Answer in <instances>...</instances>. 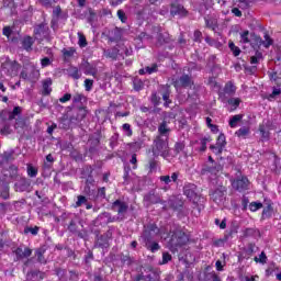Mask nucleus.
Masks as SVG:
<instances>
[{
    "label": "nucleus",
    "instance_id": "f257e3e1",
    "mask_svg": "<svg viewBox=\"0 0 281 281\" xmlns=\"http://www.w3.org/2000/svg\"><path fill=\"white\" fill-rule=\"evenodd\" d=\"M169 235H171V237L168 241V247L173 254L179 249V247H183V245L189 240L188 235L179 228L170 231Z\"/></svg>",
    "mask_w": 281,
    "mask_h": 281
},
{
    "label": "nucleus",
    "instance_id": "f03ea898",
    "mask_svg": "<svg viewBox=\"0 0 281 281\" xmlns=\"http://www.w3.org/2000/svg\"><path fill=\"white\" fill-rule=\"evenodd\" d=\"M168 136H157L154 140L153 153L156 157H168Z\"/></svg>",
    "mask_w": 281,
    "mask_h": 281
},
{
    "label": "nucleus",
    "instance_id": "7ed1b4c3",
    "mask_svg": "<svg viewBox=\"0 0 281 281\" xmlns=\"http://www.w3.org/2000/svg\"><path fill=\"white\" fill-rule=\"evenodd\" d=\"M158 236L159 227H157V224H147L140 235V243H143V245H148L154 243Z\"/></svg>",
    "mask_w": 281,
    "mask_h": 281
},
{
    "label": "nucleus",
    "instance_id": "20e7f679",
    "mask_svg": "<svg viewBox=\"0 0 281 281\" xmlns=\"http://www.w3.org/2000/svg\"><path fill=\"white\" fill-rule=\"evenodd\" d=\"M209 194L216 205H225V199H227V187L220 184L213 189H210Z\"/></svg>",
    "mask_w": 281,
    "mask_h": 281
},
{
    "label": "nucleus",
    "instance_id": "39448f33",
    "mask_svg": "<svg viewBox=\"0 0 281 281\" xmlns=\"http://www.w3.org/2000/svg\"><path fill=\"white\" fill-rule=\"evenodd\" d=\"M222 173H223V166L221 164H213V165L205 164L201 169V175L209 177V179H211L212 181H214V179H218V177H221Z\"/></svg>",
    "mask_w": 281,
    "mask_h": 281
},
{
    "label": "nucleus",
    "instance_id": "423d86ee",
    "mask_svg": "<svg viewBox=\"0 0 281 281\" xmlns=\"http://www.w3.org/2000/svg\"><path fill=\"white\" fill-rule=\"evenodd\" d=\"M34 36L35 41H52V37H49V26H47V23L42 22L35 25Z\"/></svg>",
    "mask_w": 281,
    "mask_h": 281
},
{
    "label": "nucleus",
    "instance_id": "0eeeda50",
    "mask_svg": "<svg viewBox=\"0 0 281 281\" xmlns=\"http://www.w3.org/2000/svg\"><path fill=\"white\" fill-rule=\"evenodd\" d=\"M183 194H186L187 198L190 201H192V203H194V204L201 203V201H203V196H201V194H199V192H196L195 184H192V183L186 184L183 188Z\"/></svg>",
    "mask_w": 281,
    "mask_h": 281
},
{
    "label": "nucleus",
    "instance_id": "6e6552de",
    "mask_svg": "<svg viewBox=\"0 0 281 281\" xmlns=\"http://www.w3.org/2000/svg\"><path fill=\"white\" fill-rule=\"evenodd\" d=\"M168 207L170 210H173V212H177L179 218H183V216H188V213L183 209V201L177 199V198H171L167 202Z\"/></svg>",
    "mask_w": 281,
    "mask_h": 281
},
{
    "label": "nucleus",
    "instance_id": "1a4fd4ad",
    "mask_svg": "<svg viewBox=\"0 0 281 281\" xmlns=\"http://www.w3.org/2000/svg\"><path fill=\"white\" fill-rule=\"evenodd\" d=\"M236 93V86L234 82L228 81L225 83L224 89L218 92V100L223 102V104L227 103V99Z\"/></svg>",
    "mask_w": 281,
    "mask_h": 281
},
{
    "label": "nucleus",
    "instance_id": "9d476101",
    "mask_svg": "<svg viewBox=\"0 0 281 281\" xmlns=\"http://www.w3.org/2000/svg\"><path fill=\"white\" fill-rule=\"evenodd\" d=\"M21 69V65L16 63L15 60H7L2 65V71L7 74V76H16L19 74V70Z\"/></svg>",
    "mask_w": 281,
    "mask_h": 281
},
{
    "label": "nucleus",
    "instance_id": "9b49d317",
    "mask_svg": "<svg viewBox=\"0 0 281 281\" xmlns=\"http://www.w3.org/2000/svg\"><path fill=\"white\" fill-rule=\"evenodd\" d=\"M232 186L234 190H237L238 192H245V190L249 189V179L247 177L243 176L241 178H237L232 182Z\"/></svg>",
    "mask_w": 281,
    "mask_h": 281
},
{
    "label": "nucleus",
    "instance_id": "f8f14e48",
    "mask_svg": "<svg viewBox=\"0 0 281 281\" xmlns=\"http://www.w3.org/2000/svg\"><path fill=\"white\" fill-rule=\"evenodd\" d=\"M145 203H161L164 205V210H167L168 207L166 206V201L161 200V196H159L158 193L155 191H149L145 196H144Z\"/></svg>",
    "mask_w": 281,
    "mask_h": 281
},
{
    "label": "nucleus",
    "instance_id": "ddd939ff",
    "mask_svg": "<svg viewBox=\"0 0 281 281\" xmlns=\"http://www.w3.org/2000/svg\"><path fill=\"white\" fill-rule=\"evenodd\" d=\"M170 8L171 16H188V10L182 4L173 2Z\"/></svg>",
    "mask_w": 281,
    "mask_h": 281
},
{
    "label": "nucleus",
    "instance_id": "4468645a",
    "mask_svg": "<svg viewBox=\"0 0 281 281\" xmlns=\"http://www.w3.org/2000/svg\"><path fill=\"white\" fill-rule=\"evenodd\" d=\"M112 210H114V212H117L119 216H124V214L128 212V204H126V202L122 200H116L112 204Z\"/></svg>",
    "mask_w": 281,
    "mask_h": 281
},
{
    "label": "nucleus",
    "instance_id": "2eb2a0df",
    "mask_svg": "<svg viewBox=\"0 0 281 281\" xmlns=\"http://www.w3.org/2000/svg\"><path fill=\"white\" fill-rule=\"evenodd\" d=\"M31 186L32 181L30 179L20 177V179L15 183V192H27Z\"/></svg>",
    "mask_w": 281,
    "mask_h": 281
},
{
    "label": "nucleus",
    "instance_id": "dca6fc26",
    "mask_svg": "<svg viewBox=\"0 0 281 281\" xmlns=\"http://www.w3.org/2000/svg\"><path fill=\"white\" fill-rule=\"evenodd\" d=\"M252 37L256 42V45H263V47H266L267 49L268 47H271V45H273V40L269 36V34H265V41H262V37L258 35H252Z\"/></svg>",
    "mask_w": 281,
    "mask_h": 281
},
{
    "label": "nucleus",
    "instance_id": "f3484780",
    "mask_svg": "<svg viewBox=\"0 0 281 281\" xmlns=\"http://www.w3.org/2000/svg\"><path fill=\"white\" fill-rule=\"evenodd\" d=\"M13 254H15L16 256V260H23V258H30V256H32V249L30 248H21V247H18Z\"/></svg>",
    "mask_w": 281,
    "mask_h": 281
},
{
    "label": "nucleus",
    "instance_id": "a211bd4d",
    "mask_svg": "<svg viewBox=\"0 0 281 281\" xmlns=\"http://www.w3.org/2000/svg\"><path fill=\"white\" fill-rule=\"evenodd\" d=\"M97 221L100 222V225H109V223L115 222V217H112L111 213L104 212L97 217Z\"/></svg>",
    "mask_w": 281,
    "mask_h": 281
},
{
    "label": "nucleus",
    "instance_id": "6ab92c4d",
    "mask_svg": "<svg viewBox=\"0 0 281 281\" xmlns=\"http://www.w3.org/2000/svg\"><path fill=\"white\" fill-rule=\"evenodd\" d=\"M45 251H47L46 246H41L40 248H37L35 250V256H36L37 262H40V265H47V259H45Z\"/></svg>",
    "mask_w": 281,
    "mask_h": 281
},
{
    "label": "nucleus",
    "instance_id": "aec40b11",
    "mask_svg": "<svg viewBox=\"0 0 281 281\" xmlns=\"http://www.w3.org/2000/svg\"><path fill=\"white\" fill-rule=\"evenodd\" d=\"M36 38L32 36H24L22 40V47L25 52H32Z\"/></svg>",
    "mask_w": 281,
    "mask_h": 281
},
{
    "label": "nucleus",
    "instance_id": "412c9836",
    "mask_svg": "<svg viewBox=\"0 0 281 281\" xmlns=\"http://www.w3.org/2000/svg\"><path fill=\"white\" fill-rule=\"evenodd\" d=\"M170 41V34L168 32L158 33L156 45L157 47H161V45H168Z\"/></svg>",
    "mask_w": 281,
    "mask_h": 281
},
{
    "label": "nucleus",
    "instance_id": "4be33fe9",
    "mask_svg": "<svg viewBox=\"0 0 281 281\" xmlns=\"http://www.w3.org/2000/svg\"><path fill=\"white\" fill-rule=\"evenodd\" d=\"M0 199H10V186L8 182H0Z\"/></svg>",
    "mask_w": 281,
    "mask_h": 281
},
{
    "label": "nucleus",
    "instance_id": "5701e85b",
    "mask_svg": "<svg viewBox=\"0 0 281 281\" xmlns=\"http://www.w3.org/2000/svg\"><path fill=\"white\" fill-rule=\"evenodd\" d=\"M67 74L70 78H72L74 80H80V78L82 77V74L80 72V70L78 69V67L75 66H70L67 69Z\"/></svg>",
    "mask_w": 281,
    "mask_h": 281
},
{
    "label": "nucleus",
    "instance_id": "b1692460",
    "mask_svg": "<svg viewBox=\"0 0 281 281\" xmlns=\"http://www.w3.org/2000/svg\"><path fill=\"white\" fill-rule=\"evenodd\" d=\"M83 74H86V76H93L95 78V76H98V68H95V66L86 63L83 64Z\"/></svg>",
    "mask_w": 281,
    "mask_h": 281
},
{
    "label": "nucleus",
    "instance_id": "393cba45",
    "mask_svg": "<svg viewBox=\"0 0 281 281\" xmlns=\"http://www.w3.org/2000/svg\"><path fill=\"white\" fill-rule=\"evenodd\" d=\"M179 82L184 89H188V87H192V85H194V82H192V76L190 75H182L179 78Z\"/></svg>",
    "mask_w": 281,
    "mask_h": 281
},
{
    "label": "nucleus",
    "instance_id": "a878e982",
    "mask_svg": "<svg viewBox=\"0 0 281 281\" xmlns=\"http://www.w3.org/2000/svg\"><path fill=\"white\" fill-rule=\"evenodd\" d=\"M52 93V78H47L43 81L42 95H49Z\"/></svg>",
    "mask_w": 281,
    "mask_h": 281
},
{
    "label": "nucleus",
    "instance_id": "bb28decb",
    "mask_svg": "<svg viewBox=\"0 0 281 281\" xmlns=\"http://www.w3.org/2000/svg\"><path fill=\"white\" fill-rule=\"evenodd\" d=\"M144 280H146V281H160L161 280V276H160L159 271L151 270L149 272V274L144 277Z\"/></svg>",
    "mask_w": 281,
    "mask_h": 281
},
{
    "label": "nucleus",
    "instance_id": "cd10ccee",
    "mask_svg": "<svg viewBox=\"0 0 281 281\" xmlns=\"http://www.w3.org/2000/svg\"><path fill=\"white\" fill-rule=\"evenodd\" d=\"M146 249L148 251H151V254H155L156 251H159L161 249V246H159V241L156 239L154 241H149V244H145Z\"/></svg>",
    "mask_w": 281,
    "mask_h": 281
},
{
    "label": "nucleus",
    "instance_id": "c85d7f7f",
    "mask_svg": "<svg viewBox=\"0 0 281 281\" xmlns=\"http://www.w3.org/2000/svg\"><path fill=\"white\" fill-rule=\"evenodd\" d=\"M243 234H244V238H250V237L260 236V231L256 228H245L243 231Z\"/></svg>",
    "mask_w": 281,
    "mask_h": 281
},
{
    "label": "nucleus",
    "instance_id": "c756f323",
    "mask_svg": "<svg viewBox=\"0 0 281 281\" xmlns=\"http://www.w3.org/2000/svg\"><path fill=\"white\" fill-rule=\"evenodd\" d=\"M158 133L160 134L158 137H168L166 134L170 133V128H168V123L166 121L159 125Z\"/></svg>",
    "mask_w": 281,
    "mask_h": 281
},
{
    "label": "nucleus",
    "instance_id": "7c9ffc66",
    "mask_svg": "<svg viewBox=\"0 0 281 281\" xmlns=\"http://www.w3.org/2000/svg\"><path fill=\"white\" fill-rule=\"evenodd\" d=\"M74 104H87V97L82 93H76L72 97Z\"/></svg>",
    "mask_w": 281,
    "mask_h": 281
},
{
    "label": "nucleus",
    "instance_id": "2f4dec72",
    "mask_svg": "<svg viewBox=\"0 0 281 281\" xmlns=\"http://www.w3.org/2000/svg\"><path fill=\"white\" fill-rule=\"evenodd\" d=\"M103 55L105 58H111L112 60H117V49L112 48V49H103Z\"/></svg>",
    "mask_w": 281,
    "mask_h": 281
},
{
    "label": "nucleus",
    "instance_id": "473e14b6",
    "mask_svg": "<svg viewBox=\"0 0 281 281\" xmlns=\"http://www.w3.org/2000/svg\"><path fill=\"white\" fill-rule=\"evenodd\" d=\"M249 133H251V130L247 126L240 127L235 135L238 137H241L243 139H247V135H249Z\"/></svg>",
    "mask_w": 281,
    "mask_h": 281
},
{
    "label": "nucleus",
    "instance_id": "72a5a7b5",
    "mask_svg": "<svg viewBox=\"0 0 281 281\" xmlns=\"http://www.w3.org/2000/svg\"><path fill=\"white\" fill-rule=\"evenodd\" d=\"M38 232H41L38 226H26L23 231L25 235L31 234L32 236H38Z\"/></svg>",
    "mask_w": 281,
    "mask_h": 281
},
{
    "label": "nucleus",
    "instance_id": "f704fd0d",
    "mask_svg": "<svg viewBox=\"0 0 281 281\" xmlns=\"http://www.w3.org/2000/svg\"><path fill=\"white\" fill-rule=\"evenodd\" d=\"M227 104L233 106L231 111H236L238 106H240V99L239 98H231L226 100Z\"/></svg>",
    "mask_w": 281,
    "mask_h": 281
},
{
    "label": "nucleus",
    "instance_id": "c9c22d12",
    "mask_svg": "<svg viewBox=\"0 0 281 281\" xmlns=\"http://www.w3.org/2000/svg\"><path fill=\"white\" fill-rule=\"evenodd\" d=\"M13 157H14V149H9L7 151H3V154H1V159L2 161H5V162L12 161Z\"/></svg>",
    "mask_w": 281,
    "mask_h": 281
},
{
    "label": "nucleus",
    "instance_id": "e433bc0d",
    "mask_svg": "<svg viewBox=\"0 0 281 281\" xmlns=\"http://www.w3.org/2000/svg\"><path fill=\"white\" fill-rule=\"evenodd\" d=\"M23 113V108L15 106L12 112L9 113V121L12 122V120H16L18 115H21Z\"/></svg>",
    "mask_w": 281,
    "mask_h": 281
},
{
    "label": "nucleus",
    "instance_id": "4c0bfd02",
    "mask_svg": "<svg viewBox=\"0 0 281 281\" xmlns=\"http://www.w3.org/2000/svg\"><path fill=\"white\" fill-rule=\"evenodd\" d=\"M243 120V114H236L229 120V126L231 128H236L238 126V122Z\"/></svg>",
    "mask_w": 281,
    "mask_h": 281
},
{
    "label": "nucleus",
    "instance_id": "58836bf2",
    "mask_svg": "<svg viewBox=\"0 0 281 281\" xmlns=\"http://www.w3.org/2000/svg\"><path fill=\"white\" fill-rule=\"evenodd\" d=\"M280 94H281V89L273 87L272 88V93H270L267 97V100H269V102H273V100H276V98H278V95H280Z\"/></svg>",
    "mask_w": 281,
    "mask_h": 281
},
{
    "label": "nucleus",
    "instance_id": "ea45409f",
    "mask_svg": "<svg viewBox=\"0 0 281 281\" xmlns=\"http://www.w3.org/2000/svg\"><path fill=\"white\" fill-rule=\"evenodd\" d=\"M95 247H100L101 249H106V247H109V240L101 236L95 244Z\"/></svg>",
    "mask_w": 281,
    "mask_h": 281
},
{
    "label": "nucleus",
    "instance_id": "a19ab883",
    "mask_svg": "<svg viewBox=\"0 0 281 281\" xmlns=\"http://www.w3.org/2000/svg\"><path fill=\"white\" fill-rule=\"evenodd\" d=\"M122 131L126 137H133V128L131 127V124L124 123L122 125Z\"/></svg>",
    "mask_w": 281,
    "mask_h": 281
},
{
    "label": "nucleus",
    "instance_id": "79ce46f5",
    "mask_svg": "<svg viewBox=\"0 0 281 281\" xmlns=\"http://www.w3.org/2000/svg\"><path fill=\"white\" fill-rule=\"evenodd\" d=\"M26 172H27V176L31 177V179H34V177L38 175V169H36L32 165H27Z\"/></svg>",
    "mask_w": 281,
    "mask_h": 281
},
{
    "label": "nucleus",
    "instance_id": "37998d69",
    "mask_svg": "<svg viewBox=\"0 0 281 281\" xmlns=\"http://www.w3.org/2000/svg\"><path fill=\"white\" fill-rule=\"evenodd\" d=\"M121 262L125 267H131L133 265V259L128 255H121Z\"/></svg>",
    "mask_w": 281,
    "mask_h": 281
},
{
    "label": "nucleus",
    "instance_id": "c03bdc74",
    "mask_svg": "<svg viewBox=\"0 0 281 281\" xmlns=\"http://www.w3.org/2000/svg\"><path fill=\"white\" fill-rule=\"evenodd\" d=\"M124 183L128 186L131 183V167H124V175H123Z\"/></svg>",
    "mask_w": 281,
    "mask_h": 281
},
{
    "label": "nucleus",
    "instance_id": "a18cd8bd",
    "mask_svg": "<svg viewBox=\"0 0 281 281\" xmlns=\"http://www.w3.org/2000/svg\"><path fill=\"white\" fill-rule=\"evenodd\" d=\"M255 262H259V265H267V254H265V251H262L259 257H255L254 258Z\"/></svg>",
    "mask_w": 281,
    "mask_h": 281
},
{
    "label": "nucleus",
    "instance_id": "49530a36",
    "mask_svg": "<svg viewBox=\"0 0 281 281\" xmlns=\"http://www.w3.org/2000/svg\"><path fill=\"white\" fill-rule=\"evenodd\" d=\"M260 60H262V53H260V52H257L255 56L250 57L251 65H258V63H260Z\"/></svg>",
    "mask_w": 281,
    "mask_h": 281
},
{
    "label": "nucleus",
    "instance_id": "de8ad7c7",
    "mask_svg": "<svg viewBox=\"0 0 281 281\" xmlns=\"http://www.w3.org/2000/svg\"><path fill=\"white\" fill-rule=\"evenodd\" d=\"M216 146H221L222 148H225L227 146V140L225 139V134H220L216 140Z\"/></svg>",
    "mask_w": 281,
    "mask_h": 281
},
{
    "label": "nucleus",
    "instance_id": "09e8293b",
    "mask_svg": "<svg viewBox=\"0 0 281 281\" xmlns=\"http://www.w3.org/2000/svg\"><path fill=\"white\" fill-rule=\"evenodd\" d=\"M228 47L231 52H233L234 56H240V48L234 44V42L228 43Z\"/></svg>",
    "mask_w": 281,
    "mask_h": 281
},
{
    "label": "nucleus",
    "instance_id": "8fccbe9b",
    "mask_svg": "<svg viewBox=\"0 0 281 281\" xmlns=\"http://www.w3.org/2000/svg\"><path fill=\"white\" fill-rule=\"evenodd\" d=\"M98 21V14H95V12H93V10H89V15H88V23H90V25H93V23H95Z\"/></svg>",
    "mask_w": 281,
    "mask_h": 281
},
{
    "label": "nucleus",
    "instance_id": "3c124183",
    "mask_svg": "<svg viewBox=\"0 0 281 281\" xmlns=\"http://www.w3.org/2000/svg\"><path fill=\"white\" fill-rule=\"evenodd\" d=\"M271 214H273V207L271 206V204H269L267 207L263 209L262 217L269 218V217H271Z\"/></svg>",
    "mask_w": 281,
    "mask_h": 281
},
{
    "label": "nucleus",
    "instance_id": "603ef678",
    "mask_svg": "<svg viewBox=\"0 0 281 281\" xmlns=\"http://www.w3.org/2000/svg\"><path fill=\"white\" fill-rule=\"evenodd\" d=\"M207 142H212V139L207 138V137H203L200 140L201 147H200V151L201 153H205V150H207Z\"/></svg>",
    "mask_w": 281,
    "mask_h": 281
},
{
    "label": "nucleus",
    "instance_id": "864d4df0",
    "mask_svg": "<svg viewBox=\"0 0 281 281\" xmlns=\"http://www.w3.org/2000/svg\"><path fill=\"white\" fill-rule=\"evenodd\" d=\"M225 147H221V145H211L210 149L212 150V153H214V155H223V149Z\"/></svg>",
    "mask_w": 281,
    "mask_h": 281
},
{
    "label": "nucleus",
    "instance_id": "5fc2aeb1",
    "mask_svg": "<svg viewBox=\"0 0 281 281\" xmlns=\"http://www.w3.org/2000/svg\"><path fill=\"white\" fill-rule=\"evenodd\" d=\"M46 161L48 162H44V169L45 170H49V168H52V164H54V156H52V154H48L46 156Z\"/></svg>",
    "mask_w": 281,
    "mask_h": 281
},
{
    "label": "nucleus",
    "instance_id": "6e6d98bb",
    "mask_svg": "<svg viewBox=\"0 0 281 281\" xmlns=\"http://www.w3.org/2000/svg\"><path fill=\"white\" fill-rule=\"evenodd\" d=\"M82 177H93V167L86 166L82 170Z\"/></svg>",
    "mask_w": 281,
    "mask_h": 281
},
{
    "label": "nucleus",
    "instance_id": "4d7b16f0",
    "mask_svg": "<svg viewBox=\"0 0 281 281\" xmlns=\"http://www.w3.org/2000/svg\"><path fill=\"white\" fill-rule=\"evenodd\" d=\"M9 170L11 179H19V168L16 166H11Z\"/></svg>",
    "mask_w": 281,
    "mask_h": 281
},
{
    "label": "nucleus",
    "instance_id": "13d9d810",
    "mask_svg": "<svg viewBox=\"0 0 281 281\" xmlns=\"http://www.w3.org/2000/svg\"><path fill=\"white\" fill-rule=\"evenodd\" d=\"M259 133L262 139H269V131L265 128V124L259 125Z\"/></svg>",
    "mask_w": 281,
    "mask_h": 281
},
{
    "label": "nucleus",
    "instance_id": "bf43d9fd",
    "mask_svg": "<svg viewBox=\"0 0 281 281\" xmlns=\"http://www.w3.org/2000/svg\"><path fill=\"white\" fill-rule=\"evenodd\" d=\"M204 21H205L206 27H209L210 30H216V21L215 20L204 18Z\"/></svg>",
    "mask_w": 281,
    "mask_h": 281
},
{
    "label": "nucleus",
    "instance_id": "052dcab7",
    "mask_svg": "<svg viewBox=\"0 0 281 281\" xmlns=\"http://www.w3.org/2000/svg\"><path fill=\"white\" fill-rule=\"evenodd\" d=\"M262 209V203L260 202H251L249 204L250 212H258V210Z\"/></svg>",
    "mask_w": 281,
    "mask_h": 281
},
{
    "label": "nucleus",
    "instance_id": "680f3d73",
    "mask_svg": "<svg viewBox=\"0 0 281 281\" xmlns=\"http://www.w3.org/2000/svg\"><path fill=\"white\" fill-rule=\"evenodd\" d=\"M93 183H95V180L93 179V176H88L87 179H86L85 192H89V190H90L89 186H93Z\"/></svg>",
    "mask_w": 281,
    "mask_h": 281
},
{
    "label": "nucleus",
    "instance_id": "e2e57ef3",
    "mask_svg": "<svg viewBox=\"0 0 281 281\" xmlns=\"http://www.w3.org/2000/svg\"><path fill=\"white\" fill-rule=\"evenodd\" d=\"M238 8H240V10H248V8H251V2L248 0H239Z\"/></svg>",
    "mask_w": 281,
    "mask_h": 281
},
{
    "label": "nucleus",
    "instance_id": "0e129e2a",
    "mask_svg": "<svg viewBox=\"0 0 281 281\" xmlns=\"http://www.w3.org/2000/svg\"><path fill=\"white\" fill-rule=\"evenodd\" d=\"M24 126H25V121H23V119L15 120V124H14L15 131L23 130Z\"/></svg>",
    "mask_w": 281,
    "mask_h": 281
},
{
    "label": "nucleus",
    "instance_id": "69168bd1",
    "mask_svg": "<svg viewBox=\"0 0 281 281\" xmlns=\"http://www.w3.org/2000/svg\"><path fill=\"white\" fill-rule=\"evenodd\" d=\"M149 172H157V160H155L154 158L149 159Z\"/></svg>",
    "mask_w": 281,
    "mask_h": 281
},
{
    "label": "nucleus",
    "instance_id": "338daca9",
    "mask_svg": "<svg viewBox=\"0 0 281 281\" xmlns=\"http://www.w3.org/2000/svg\"><path fill=\"white\" fill-rule=\"evenodd\" d=\"M86 117H87V108L86 106H80L77 120H85Z\"/></svg>",
    "mask_w": 281,
    "mask_h": 281
},
{
    "label": "nucleus",
    "instance_id": "774afa93",
    "mask_svg": "<svg viewBox=\"0 0 281 281\" xmlns=\"http://www.w3.org/2000/svg\"><path fill=\"white\" fill-rule=\"evenodd\" d=\"M78 36H79V42H78L79 47H85L87 45V37H85L82 33H78Z\"/></svg>",
    "mask_w": 281,
    "mask_h": 281
}]
</instances>
